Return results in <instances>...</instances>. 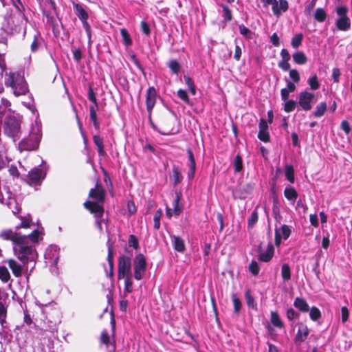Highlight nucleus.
<instances>
[{"mask_svg": "<svg viewBox=\"0 0 352 352\" xmlns=\"http://www.w3.org/2000/svg\"><path fill=\"white\" fill-rule=\"evenodd\" d=\"M162 215V210L161 209L157 210L153 217L154 228L158 230L160 228V219Z\"/></svg>", "mask_w": 352, "mask_h": 352, "instance_id": "4c0bfd02", "label": "nucleus"}, {"mask_svg": "<svg viewBox=\"0 0 352 352\" xmlns=\"http://www.w3.org/2000/svg\"><path fill=\"white\" fill-rule=\"evenodd\" d=\"M168 66L172 72L175 74H178L181 69L179 63L176 60H170L168 63Z\"/></svg>", "mask_w": 352, "mask_h": 352, "instance_id": "72a5a7b5", "label": "nucleus"}, {"mask_svg": "<svg viewBox=\"0 0 352 352\" xmlns=\"http://www.w3.org/2000/svg\"><path fill=\"white\" fill-rule=\"evenodd\" d=\"M284 196L292 204H294L298 198V194L294 187L289 186L285 188Z\"/></svg>", "mask_w": 352, "mask_h": 352, "instance_id": "aec40b11", "label": "nucleus"}, {"mask_svg": "<svg viewBox=\"0 0 352 352\" xmlns=\"http://www.w3.org/2000/svg\"><path fill=\"white\" fill-rule=\"evenodd\" d=\"M8 265L16 277H20L22 274V266L16 261L10 259L8 261Z\"/></svg>", "mask_w": 352, "mask_h": 352, "instance_id": "5701e85b", "label": "nucleus"}, {"mask_svg": "<svg viewBox=\"0 0 352 352\" xmlns=\"http://www.w3.org/2000/svg\"><path fill=\"white\" fill-rule=\"evenodd\" d=\"M307 84L309 85L310 89L312 91H316L318 89L320 86L318 78L316 74L311 75L308 78Z\"/></svg>", "mask_w": 352, "mask_h": 352, "instance_id": "bb28decb", "label": "nucleus"}, {"mask_svg": "<svg viewBox=\"0 0 352 352\" xmlns=\"http://www.w3.org/2000/svg\"><path fill=\"white\" fill-rule=\"evenodd\" d=\"M315 94L307 90L302 91L298 96V102L304 111H309L312 109Z\"/></svg>", "mask_w": 352, "mask_h": 352, "instance_id": "6e6552de", "label": "nucleus"}, {"mask_svg": "<svg viewBox=\"0 0 352 352\" xmlns=\"http://www.w3.org/2000/svg\"><path fill=\"white\" fill-rule=\"evenodd\" d=\"M129 245L137 250L139 247L138 240L135 236L131 234L129 238Z\"/></svg>", "mask_w": 352, "mask_h": 352, "instance_id": "8fccbe9b", "label": "nucleus"}, {"mask_svg": "<svg viewBox=\"0 0 352 352\" xmlns=\"http://www.w3.org/2000/svg\"><path fill=\"white\" fill-rule=\"evenodd\" d=\"M120 34L122 38V42L124 45L126 47H129L132 45V40L131 38V36L127 32V30L124 28H122L120 30Z\"/></svg>", "mask_w": 352, "mask_h": 352, "instance_id": "2f4dec72", "label": "nucleus"}, {"mask_svg": "<svg viewBox=\"0 0 352 352\" xmlns=\"http://www.w3.org/2000/svg\"><path fill=\"white\" fill-rule=\"evenodd\" d=\"M180 199H181V193L177 192L175 198L174 199V201H173L174 214L176 216H178L182 212V207L179 206V205Z\"/></svg>", "mask_w": 352, "mask_h": 352, "instance_id": "473e14b6", "label": "nucleus"}, {"mask_svg": "<svg viewBox=\"0 0 352 352\" xmlns=\"http://www.w3.org/2000/svg\"><path fill=\"white\" fill-rule=\"evenodd\" d=\"M42 235L43 233L39 230H34L28 235L21 234L12 229H6L0 232V239L12 241L15 255L24 264L28 262H35L37 252L34 247L29 242L32 243L38 242L42 239Z\"/></svg>", "mask_w": 352, "mask_h": 352, "instance_id": "f257e3e1", "label": "nucleus"}, {"mask_svg": "<svg viewBox=\"0 0 352 352\" xmlns=\"http://www.w3.org/2000/svg\"><path fill=\"white\" fill-rule=\"evenodd\" d=\"M222 10H223V17L227 21H230L232 19V14H231V11L229 9V8L226 5H223Z\"/></svg>", "mask_w": 352, "mask_h": 352, "instance_id": "864d4df0", "label": "nucleus"}, {"mask_svg": "<svg viewBox=\"0 0 352 352\" xmlns=\"http://www.w3.org/2000/svg\"><path fill=\"white\" fill-rule=\"evenodd\" d=\"M338 19L336 20V25L340 31H348L351 28V19L348 16L349 10L345 6H338L336 8Z\"/></svg>", "mask_w": 352, "mask_h": 352, "instance_id": "423d86ee", "label": "nucleus"}, {"mask_svg": "<svg viewBox=\"0 0 352 352\" xmlns=\"http://www.w3.org/2000/svg\"><path fill=\"white\" fill-rule=\"evenodd\" d=\"M232 299L234 305V309L235 313H239L241 307V302L239 298L237 297L236 294H232Z\"/></svg>", "mask_w": 352, "mask_h": 352, "instance_id": "a18cd8bd", "label": "nucleus"}, {"mask_svg": "<svg viewBox=\"0 0 352 352\" xmlns=\"http://www.w3.org/2000/svg\"><path fill=\"white\" fill-rule=\"evenodd\" d=\"M270 321L271 323L278 329H282L284 327V324L281 320L278 312L276 311H271L270 314Z\"/></svg>", "mask_w": 352, "mask_h": 352, "instance_id": "393cba45", "label": "nucleus"}, {"mask_svg": "<svg viewBox=\"0 0 352 352\" xmlns=\"http://www.w3.org/2000/svg\"><path fill=\"white\" fill-rule=\"evenodd\" d=\"M249 271L254 275L257 276L260 272V267L258 263L255 261H252L249 264Z\"/></svg>", "mask_w": 352, "mask_h": 352, "instance_id": "37998d69", "label": "nucleus"}, {"mask_svg": "<svg viewBox=\"0 0 352 352\" xmlns=\"http://www.w3.org/2000/svg\"><path fill=\"white\" fill-rule=\"evenodd\" d=\"M156 90L153 87H150L146 91V104L148 113H151L156 102Z\"/></svg>", "mask_w": 352, "mask_h": 352, "instance_id": "ddd939ff", "label": "nucleus"}, {"mask_svg": "<svg viewBox=\"0 0 352 352\" xmlns=\"http://www.w3.org/2000/svg\"><path fill=\"white\" fill-rule=\"evenodd\" d=\"M316 20L323 22L326 19L327 14L322 8H317L314 14Z\"/></svg>", "mask_w": 352, "mask_h": 352, "instance_id": "e433bc0d", "label": "nucleus"}, {"mask_svg": "<svg viewBox=\"0 0 352 352\" xmlns=\"http://www.w3.org/2000/svg\"><path fill=\"white\" fill-rule=\"evenodd\" d=\"M294 306L298 309L300 311L306 313L309 310V306L307 301L302 298H296L294 302Z\"/></svg>", "mask_w": 352, "mask_h": 352, "instance_id": "412c9836", "label": "nucleus"}, {"mask_svg": "<svg viewBox=\"0 0 352 352\" xmlns=\"http://www.w3.org/2000/svg\"><path fill=\"white\" fill-rule=\"evenodd\" d=\"M170 179L173 180L174 186H177L182 182L183 177L178 167H173Z\"/></svg>", "mask_w": 352, "mask_h": 352, "instance_id": "a878e982", "label": "nucleus"}, {"mask_svg": "<svg viewBox=\"0 0 352 352\" xmlns=\"http://www.w3.org/2000/svg\"><path fill=\"white\" fill-rule=\"evenodd\" d=\"M177 96L183 100L186 104H189V98L187 94V91L184 89H179L177 91Z\"/></svg>", "mask_w": 352, "mask_h": 352, "instance_id": "09e8293b", "label": "nucleus"}, {"mask_svg": "<svg viewBox=\"0 0 352 352\" xmlns=\"http://www.w3.org/2000/svg\"><path fill=\"white\" fill-rule=\"evenodd\" d=\"M41 126L37 124L32 127L27 138H24L18 144L20 151H33L38 148L41 138Z\"/></svg>", "mask_w": 352, "mask_h": 352, "instance_id": "20e7f679", "label": "nucleus"}, {"mask_svg": "<svg viewBox=\"0 0 352 352\" xmlns=\"http://www.w3.org/2000/svg\"><path fill=\"white\" fill-rule=\"evenodd\" d=\"M309 333V330L307 326L301 323L298 327V332L294 338L295 342L298 344L304 342L307 338Z\"/></svg>", "mask_w": 352, "mask_h": 352, "instance_id": "2eb2a0df", "label": "nucleus"}, {"mask_svg": "<svg viewBox=\"0 0 352 352\" xmlns=\"http://www.w3.org/2000/svg\"><path fill=\"white\" fill-rule=\"evenodd\" d=\"M241 54H242V50H241V47L238 45H236L234 58L237 61L239 60L241 56Z\"/></svg>", "mask_w": 352, "mask_h": 352, "instance_id": "338daca9", "label": "nucleus"}, {"mask_svg": "<svg viewBox=\"0 0 352 352\" xmlns=\"http://www.w3.org/2000/svg\"><path fill=\"white\" fill-rule=\"evenodd\" d=\"M281 276L284 281H287L291 278V270L287 263H284L282 265Z\"/></svg>", "mask_w": 352, "mask_h": 352, "instance_id": "7c9ffc66", "label": "nucleus"}, {"mask_svg": "<svg viewBox=\"0 0 352 352\" xmlns=\"http://www.w3.org/2000/svg\"><path fill=\"white\" fill-rule=\"evenodd\" d=\"M81 22L82 23V26H83L87 34V37L89 38V40H90L91 37V27H90L89 24L88 23L87 20L81 21Z\"/></svg>", "mask_w": 352, "mask_h": 352, "instance_id": "052dcab7", "label": "nucleus"}, {"mask_svg": "<svg viewBox=\"0 0 352 352\" xmlns=\"http://www.w3.org/2000/svg\"><path fill=\"white\" fill-rule=\"evenodd\" d=\"M107 248H108V256L107 261L110 267V276H113V242L111 241L110 239H108L107 241Z\"/></svg>", "mask_w": 352, "mask_h": 352, "instance_id": "4be33fe9", "label": "nucleus"}, {"mask_svg": "<svg viewBox=\"0 0 352 352\" xmlns=\"http://www.w3.org/2000/svg\"><path fill=\"white\" fill-rule=\"evenodd\" d=\"M88 98L91 102H93V104H95V106H98L96 95L91 87H90L88 90Z\"/></svg>", "mask_w": 352, "mask_h": 352, "instance_id": "4d7b16f0", "label": "nucleus"}, {"mask_svg": "<svg viewBox=\"0 0 352 352\" xmlns=\"http://www.w3.org/2000/svg\"><path fill=\"white\" fill-rule=\"evenodd\" d=\"M298 314L293 309L290 308L287 311V318L289 320H293L294 318H297Z\"/></svg>", "mask_w": 352, "mask_h": 352, "instance_id": "680f3d73", "label": "nucleus"}, {"mask_svg": "<svg viewBox=\"0 0 352 352\" xmlns=\"http://www.w3.org/2000/svg\"><path fill=\"white\" fill-rule=\"evenodd\" d=\"M6 317V309L4 305L0 303V323L3 326Z\"/></svg>", "mask_w": 352, "mask_h": 352, "instance_id": "5fc2aeb1", "label": "nucleus"}, {"mask_svg": "<svg viewBox=\"0 0 352 352\" xmlns=\"http://www.w3.org/2000/svg\"><path fill=\"white\" fill-rule=\"evenodd\" d=\"M327 106L326 102H321L316 106V109L314 111H313L312 114L316 118H320L324 114L325 111H327Z\"/></svg>", "mask_w": 352, "mask_h": 352, "instance_id": "cd10ccee", "label": "nucleus"}, {"mask_svg": "<svg viewBox=\"0 0 352 352\" xmlns=\"http://www.w3.org/2000/svg\"><path fill=\"white\" fill-rule=\"evenodd\" d=\"M131 263L130 258L121 256L118 260V279L124 278L131 274Z\"/></svg>", "mask_w": 352, "mask_h": 352, "instance_id": "1a4fd4ad", "label": "nucleus"}, {"mask_svg": "<svg viewBox=\"0 0 352 352\" xmlns=\"http://www.w3.org/2000/svg\"><path fill=\"white\" fill-rule=\"evenodd\" d=\"M73 7L76 15L78 17L80 21L88 20L89 14L84 9L82 5L79 3H73Z\"/></svg>", "mask_w": 352, "mask_h": 352, "instance_id": "a211bd4d", "label": "nucleus"}, {"mask_svg": "<svg viewBox=\"0 0 352 352\" xmlns=\"http://www.w3.org/2000/svg\"><path fill=\"white\" fill-rule=\"evenodd\" d=\"M234 166L235 172H240L243 169L242 159L239 155L234 159Z\"/></svg>", "mask_w": 352, "mask_h": 352, "instance_id": "49530a36", "label": "nucleus"}, {"mask_svg": "<svg viewBox=\"0 0 352 352\" xmlns=\"http://www.w3.org/2000/svg\"><path fill=\"white\" fill-rule=\"evenodd\" d=\"M259 131L258 133V138L264 142H268L270 139V133L268 132V124L267 121L261 118L259 122Z\"/></svg>", "mask_w": 352, "mask_h": 352, "instance_id": "f8f14e48", "label": "nucleus"}, {"mask_svg": "<svg viewBox=\"0 0 352 352\" xmlns=\"http://www.w3.org/2000/svg\"><path fill=\"white\" fill-rule=\"evenodd\" d=\"M275 233H278V236L284 240L287 239L291 234V229L287 225H283L279 228H276Z\"/></svg>", "mask_w": 352, "mask_h": 352, "instance_id": "b1692460", "label": "nucleus"}, {"mask_svg": "<svg viewBox=\"0 0 352 352\" xmlns=\"http://www.w3.org/2000/svg\"><path fill=\"white\" fill-rule=\"evenodd\" d=\"M124 292L131 293L133 290V280L131 276L124 277Z\"/></svg>", "mask_w": 352, "mask_h": 352, "instance_id": "a19ab883", "label": "nucleus"}, {"mask_svg": "<svg viewBox=\"0 0 352 352\" xmlns=\"http://www.w3.org/2000/svg\"><path fill=\"white\" fill-rule=\"evenodd\" d=\"M289 77L293 80L294 82L296 83H298L300 80L298 72L294 69L289 71Z\"/></svg>", "mask_w": 352, "mask_h": 352, "instance_id": "3c124183", "label": "nucleus"}, {"mask_svg": "<svg viewBox=\"0 0 352 352\" xmlns=\"http://www.w3.org/2000/svg\"><path fill=\"white\" fill-rule=\"evenodd\" d=\"M10 104V102L7 99L2 98L1 103L0 104V114H3Z\"/></svg>", "mask_w": 352, "mask_h": 352, "instance_id": "6e6d98bb", "label": "nucleus"}, {"mask_svg": "<svg viewBox=\"0 0 352 352\" xmlns=\"http://www.w3.org/2000/svg\"><path fill=\"white\" fill-rule=\"evenodd\" d=\"M278 67L280 68H281L284 71H287L290 68V65L289 63V60H281L279 63H278Z\"/></svg>", "mask_w": 352, "mask_h": 352, "instance_id": "0e129e2a", "label": "nucleus"}, {"mask_svg": "<svg viewBox=\"0 0 352 352\" xmlns=\"http://www.w3.org/2000/svg\"><path fill=\"white\" fill-rule=\"evenodd\" d=\"M274 254V247L272 243H269L265 250L259 251L258 259L265 263L270 262Z\"/></svg>", "mask_w": 352, "mask_h": 352, "instance_id": "4468645a", "label": "nucleus"}, {"mask_svg": "<svg viewBox=\"0 0 352 352\" xmlns=\"http://www.w3.org/2000/svg\"><path fill=\"white\" fill-rule=\"evenodd\" d=\"M292 57L294 63L298 65H304L307 61V58L302 52H295Z\"/></svg>", "mask_w": 352, "mask_h": 352, "instance_id": "c85d7f7f", "label": "nucleus"}, {"mask_svg": "<svg viewBox=\"0 0 352 352\" xmlns=\"http://www.w3.org/2000/svg\"><path fill=\"white\" fill-rule=\"evenodd\" d=\"M171 242L173 245V248L175 251L179 252H184L186 249L184 241L179 236L172 235L170 236Z\"/></svg>", "mask_w": 352, "mask_h": 352, "instance_id": "f3484780", "label": "nucleus"}, {"mask_svg": "<svg viewBox=\"0 0 352 352\" xmlns=\"http://www.w3.org/2000/svg\"><path fill=\"white\" fill-rule=\"evenodd\" d=\"M73 56H74V60L77 63H80L82 58V54L81 50L79 48L74 50H73Z\"/></svg>", "mask_w": 352, "mask_h": 352, "instance_id": "603ef678", "label": "nucleus"}, {"mask_svg": "<svg viewBox=\"0 0 352 352\" xmlns=\"http://www.w3.org/2000/svg\"><path fill=\"white\" fill-rule=\"evenodd\" d=\"M89 197L94 200L85 202V208L94 214L95 217H98L103 214L104 208L102 205L105 197V190L104 188L96 185V188L90 190Z\"/></svg>", "mask_w": 352, "mask_h": 352, "instance_id": "f03ea898", "label": "nucleus"}, {"mask_svg": "<svg viewBox=\"0 0 352 352\" xmlns=\"http://www.w3.org/2000/svg\"><path fill=\"white\" fill-rule=\"evenodd\" d=\"M309 311L310 318L313 321H317L321 317V312L316 307H312Z\"/></svg>", "mask_w": 352, "mask_h": 352, "instance_id": "f704fd0d", "label": "nucleus"}, {"mask_svg": "<svg viewBox=\"0 0 352 352\" xmlns=\"http://www.w3.org/2000/svg\"><path fill=\"white\" fill-rule=\"evenodd\" d=\"M10 278V275L8 269L4 266H1L0 267V279L6 283L9 280Z\"/></svg>", "mask_w": 352, "mask_h": 352, "instance_id": "ea45409f", "label": "nucleus"}, {"mask_svg": "<svg viewBox=\"0 0 352 352\" xmlns=\"http://www.w3.org/2000/svg\"><path fill=\"white\" fill-rule=\"evenodd\" d=\"M303 36L302 34H296L292 39L291 45L294 48H298L302 43Z\"/></svg>", "mask_w": 352, "mask_h": 352, "instance_id": "58836bf2", "label": "nucleus"}, {"mask_svg": "<svg viewBox=\"0 0 352 352\" xmlns=\"http://www.w3.org/2000/svg\"><path fill=\"white\" fill-rule=\"evenodd\" d=\"M342 313V322L343 323L346 322L349 319V311L346 307H342L341 309Z\"/></svg>", "mask_w": 352, "mask_h": 352, "instance_id": "13d9d810", "label": "nucleus"}, {"mask_svg": "<svg viewBox=\"0 0 352 352\" xmlns=\"http://www.w3.org/2000/svg\"><path fill=\"white\" fill-rule=\"evenodd\" d=\"M239 29V32L241 35H243L248 39L251 38L252 33L247 27H245L244 25H240Z\"/></svg>", "mask_w": 352, "mask_h": 352, "instance_id": "de8ad7c7", "label": "nucleus"}, {"mask_svg": "<svg viewBox=\"0 0 352 352\" xmlns=\"http://www.w3.org/2000/svg\"><path fill=\"white\" fill-rule=\"evenodd\" d=\"M20 218H21V223H20V225L19 226L16 227V230L18 228H30V225H31V218H30V216L29 214L28 216H26V217H20Z\"/></svg>", "mask_w": 352, "mask_h": 352, "instance_id": "79ce46f5", "label": "nucleus"}, {"mask_svg": "<svg viewBox=\"0 0 352 352\" xmlns=\"http://www.w3.org/2000/svg\"><path fill=\"white\" fill-rule=\"evenodd\" d=\"M93 141L97 147L98 153L99 156L104 157L106 155V151H104L103 138L98 135H94L93 136Z\"/></svg>", "mask_w": 352, "mask_h": 352, "instance_id": "6ab92c4d", "label": "nucleus"}, {"mask_svg": "<svg viewBox=\"0 0 352 352\" xmlns=\"http://www.w3.org/2000/svg\"><path fill=\"white\" fill-rule=\"evenodd\" d=\"M146 260L145 256L140 253L138 254L133 260L134 278L140 280L145 275L146 270Z\"/></svg>", "mask_w": 352, "mask_h": 352, "instance_id": "0eeeda50", "label": "nucleus"}, {"mask_svg": "<svg viewBox=\"0 0 352 352\" xmlns=\"http://www.w3.org/2000/svg\"><path fill=\"white\" fill-rule=\"evenodd\" d=\"M140 26H141V30L144 34H145L146 35L150 34V28L146 21H142L141 22Z\"/></svg>", "mask_w": 352, "mask_h": 352, "instance_id": "e2e57ef3", "label": "nucleus"}, {"mask_svg": "<svg viewBox=\"0 0 352 352\" xmlns=\"http://www.w3.org/2000/svg\"><path fill=\"white\" fill-rule=\"evenodd\" d=\"M285 175L287 179L292 184L294 182V170L292 165H286L285 168Z\"/></svg>", "mask_w": 352, "mask_h": 352, "instance_id": "c756f323", "label": "nucleus"}, {"mask_svg": "<svg viewBox=\"0 0 352 352\" xmlns=\"http://www.w3.org/2000/svg\"><path fill=\"white\" fill-rule=\"evenodd\" d=\"M296 102L294 100H287L285 101L284 110L287 112H292L295 109Z\"/></svg>", "mask_w": 352, "mask_h": 352, "instance_id": "c03bdc74", "label": "nucleus"}, {"mask_svg": "<svg viewBox=\"0 0 352 352\" xmlns=\"http://www.w3.org/2000/svg\"><path fill=\"white\" fill-rule=\"evenodd\" d=\"M4 133L16 142L21 134V120L14 116H8L4 121Z\"/></svg>", "mask_w": 352, "mask_h": 352, "instance_id": "39448f33", "label": "nucleus"}, {"mask_svg": "<svg viewBox=\"0 0 352 352\" xmlns=\"http://www.w3.org/2000/svg\"><path fill=\"white\" fill-rule=\"evenodd\" d=\"M340 127L346 133V134L349 133V132L351 131V128H350L349 123L346 120L342 121Z\"/></svg>", "mask_w": 352, "mask_h": 352, "instance_id": "69168bd1", "label": "nucleus"}, {"mask_svg": "<svg viewBox=\"0 0 352 352\" xmlns=\"http://www.w3.org/2000/svg\"><path fill=\"white\" fill-rule=\"evenodd\" d=\"M59 250L60 249L57 245H50L47 248L44 255L45 263L50 266L54 265L56 267L60 256Z\"/></svg>", "mask_w": 352, "mask_h": 352, "instance_id": "9b49d317", "label": "nucleus"}, {"mask_svg": "<svg viewBox=\"0 0 352 352\" xmlns=\"http://www.w3.org/2000/svg\"><path fill=\"white\" fill-rule=\"evenodd\" d=\"M289 8V4L287 0L277 1L276 3L272 7L273 14L279 17L283 12H285Z\"/></svg>", "mask_w": 352, "mask_h": 352, "instance_id": "dca6fc26", "label": "nucleus"}, {"mask_svg": "<svg viewBox=\"0 0 352 352\" xmlns=\"http://www.w3.org/2000/svg\"><path fill=\"white\" fill-rule=\"evenodd\" d=\"M258 216L256 210H254L248 220V227L252 228L255 223L258 221Z\"/></svg>", "mask_w": 352, "mask_h": 352, "instance_id": "c9c22d12", "label": "nucleus"}, {"mask_svg": "<svg viewBox=\"0 0 352 352\" xmlns=\"http://www.w3.org/2000/svg\"><path fill=\"white\" fill-rule=\"evenodd\" d=\"M309 221L311 224L317 228L318 226V216L316 214H311L309 216Z\"/></svg>", "mask_w": 352, "mask_h": 352, "instance_id": "774afa93", "label": "nucleus"}, {"mask_svg": "<svg viewBox=\"0 0 352 352\" xmlns=\"http://www.w3.org/2000/svg\"><path fill=\"white\" fill-rule=\"evenodd\" d=\"M341 75L340 71L338 68L335 67L332 70V78L334 82H338L340 81V76Z\"/></svg>", "mask_w": 352, "mask_h": 352, "instance_id": "bf43d9fd", "label": "nucleus"}, {"mask_svg": "<svg viewBox=\"0 0 352 352\" xmlns=\"http://www.w3.org/2000/svg\"><path fill=\"white\" fill-rule=\"evenodd\" d=\"M5 85L11 87L16 96L26 94L28 92V84L24 78L23 72H10L6 74Z\"/></svg>", "mask_w": 352, "mask_h": 352, "instance_id": "7ed1b4c3", "label": "nucleus"}, {"mask_svg": "<svg viewBox=\"0 0 352 352\" xmlns=\"http://www.w3.org/2000/svg\"><path fill=\"white\" fill-rule=\"evenodd\" d=\"M46 172L43 167L39 166L32 169L28 175V181L30 185L40 184L45 177Z\"/></svg>", "mask_w": 352, "mask_h": 352, "instance_id": "9d476101", "label": "nucleus"}]
</instances>
